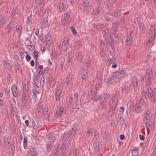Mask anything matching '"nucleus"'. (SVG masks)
Wrapping results in <instances>:
<instances>
[{"label":"nucleus","instance_id":"f257e3e1","mask_svg":"<svg viewBox=\"0 0 156 156\" xmlns=\"http://www.w3.org/2000/svg\"><path fill=\"white\" fill-rule=\"evenodd\" d=\"M64 19L62 20L61 24L63 26H65L66 23H69L71 20L70 14L69 12H66L64 14Z\"/></svg>","mask_w":156,"mask_h":156},{"label":"nucleus","instance_id":"f03ea898","mask_svg":"<svg viewBox=\"0 0 156 156\" xmlns=\"http://www.w3.org/2000/svg\"><path fill=\"white\" fill-rule=\"evenodd\" d=\"M22 105L23 107H26L29 105L28 99L27 97L26 93L24 92H23L21 97Z\"/></svg>","mask_w":156,"mask_h":156},{"label":"nucleus","instance_id":"7ed1b4c3","mask_svg":"<svg viewBox=\"0 0 156 156\" xmlns=\"http://www.w3.org/2000/svg\"><path fill=\"white\" fill-rule=\"evenodd\" d=\"M152 75V72L151 69L150 67H148L147 69L146 72V79L147 80V82L146 83L147 85L150 84V83L151 80V76Z\"/></svg>","mask_w":156,"mask_h":156},{"label":"nucleus","instance_id":"20e7f679","mask_svg":"<svg viewBox=\"0 0 156 156\" xmlns=\"http://www.w3.org/2000/svg\"><path fill=\"white\" fill-rule=\"evenodd\" d=\"M148 95L150 101L153 103H156V94H154L151 88L148 90Z\"/></svg>","mask_w":156,"mask_h":156},{"label":"nucleus","instance_id":"39448f33","mask_svg":"<svg viewBox=\"0 0 156 156\" xmlns=\"http://www.w3.org/2000/svg\"><path fill=\"white\" fill-rule=\"evenodd\" d=\"M38 154L37 149L34 147L30 148L28 151L27 156H37Z\"/></svg>","mask_w":156,"mask_h":156},{"label":"nucleus","instance_id":"423d86ee","mask_svg":"<svg viewBox=\"0 0 156 156\" xmlns=\"http://www.w3.org/2000/svg\"><path fill=\"white\" fill-rule=\"evenodd\" d=\"M133 35V33L132 30H130L129 35H128L126 38V44L127 45H130L132 43V37Z\"/></svg>","mask_w":156,"mask_h":156},{"label":"nucleus","instance_id":"0eeeda50","mask_svg":"<svg viewBox=\"0 0 156 156\" xmlns=\"http://www.w3.org/2000/svg\"><path fill=\"white\" fill-rule=\"evenodd\" d=\"M88 94L90 98L94 101H97L100 97V96L97 93H94L92 91L89 92Z\"/></svg>","mask_w":156,"mask_h":156},{"label":"nucleus","instance_id":"6e6552de","mask_svg":"<svg viewBox=\"0 0 156 156\" xmlns=\"http://www.w3.org/2000/svg\"><path fill=\"white\" fill-rule=\"evenodd\" d=\"M64 108L62 107L58 108L56 110L55 115L57 118L60 117L62 115L63 111Z\"/></svg>","mask_w":156,"mask_h":156},{"label":"nucleus","instance_id":"1a4fd4ad","mask_svg":"<svg viewBox=\"0 0 156 156\" xmlns=\"http://www.w3.org/2000/svg\"><path fill=\"white\" fill-rule=\"evenodd\" d=\"M121 10L120 9H116L112 13H110V15L112 16L117 17H119L121 14Z\"/></svg>","mask_w":156,"mask_h":156},{"label":"nucleus","instance_id":"9d476101","mask_svg":"<svg viewBox=\"0 0 156 156\" xmlns=\"http://www.w3.org/2000/svg\"><path fill=\"white\" fill-rule=\"evenodd\" d=\"M77 125L76 124H74L73 125V127H72L70 131L71 135L73 136H74L76 133L77 129Z\"/></svg>","mask_w":156,"mask_h":156},{"label":"nucleus","instance_id":"9b49d317","mask_svg":"<svg viewBox=\"0 0 156 156\" xmlns=\"http://www.w3.org/2000/svg\"><path fill=\"white\" fill-rule=\"evenodd\" d=\"M100 27L101 31H102V33L104 34L105 36H108V30L107 28L103 24H100Z\"/></svg>","mask_w":156,"mask_h":156},{"label":"nucleus","instance_id":"f8f14e48","mask_svg":"<svg viewBox=\"0 0 156 156\" xmlns=\"http://www.w3.org/2000/svg\"><path fill=\"white\" fill-rule=\"evenodd\" d=\"M149 36H155V32L154 31V27L152 25H150V27L149 31Z\"/></svg>","mask_w":156,"mask_h":156},{"label":"nucleus","instance_id":"ddd939ff","mask_svg":"<svg viewBox=\"0 0 156 156\" xmlns=\"http://www.w3.org/2000/svg\"><path fill=\"white\" fill-rule=\"evenodd\" d=\"M61 91L60 88L57 87L55 92V98L56 100H59L60 98Z\"/></svg>","mask_w":156,"mask_h":156},{"label":"nucleus","instance_id":"4468645a","mask_svg":"<svg viewBox=\"0 0 156 156\" xmlns=\"http://www.w3.org/2000/svg\"><path fill=\"white\" fill-rule=\"evenodd\" d=\"M14 22L13 21H11L10 23L8 25L7 28L8 32L10 33L12 31L14 25Z\"/></svg>","mask_w":156,"mask_h":156},{"label":"nucleus","instance_id":"2eb2a0df","mask_svg":"<svg viewBox=\"0 0 156 156\" xmlns=\"http://www.w3.org/2000/svg\"><path fill=\"white\" fill-rule=\"evenodd\" d=\"M53 143V141H49L47 143L46 147L47 151L48 152L50 151L51 148L52 147Z\"/></svg>","mask_w":156,"mask_h":156},{"label":"nucleus","instance_id":"dca6fc26","mask_svg":"<svg viewBox=\"0 0 156 156\" xmlns=\"http://www.w3.org/2000/svg\"><path fill=\"white\" fill-rule=\"evenodd\" d=\"M32 124L33 128L34 129H37L39 126V123L37 120L35 121L33 120L32 122Z\"/></svg>","mask_w":156,"mask_h":156},{"label":"nucleus","instance_id":"f3484780","mask_svg":"<svg viewBox=\"0 0 156 156\" xmlns=\"http://www.w3.org/2000/svg\"><path fill=\"white\" fill-rule=\"evenodd\" d=\"M37 111L40 114H42V113L43 109L42 103H40L38 105L37 109Z\"/></svg>","mask_w":156,"mask_h":156},{"label":"nucleus","instance_id":"a211bd4d","mask_svg":"<svg viewBox=\"0 0 156 156\" xmlns=\"http://www.w3.org/2000/svg\"><path fill=\"white\" fill-rule=\"evenodd\" d=\"M55 135L52 133H48L47 135V137L48 139L51 140V141H53V143L55 140Z\"/></svg>","mask_w":156,"mask_h":156},{"label":"nucleus","instance_id":"6ab92c4d","mask_svg":"<svg viewBox=\"0 0 156 156\" xmlns=\"http://www.w3.org/2000/svg\"><path fill=\"white\" fill-rule=\"evenodd\" d=\"M92 129H90L87 131L86 134V138L87 139H90L93 133H92Z\"/></svg>","mask_w":156,"mask_h":156},{"label":"nucleus","instance_id":"aec40b11","mask_svg":"<svg viewBox=\"0 0 156 156\" xmlns=\"http://www.w3.org/2000/svg\"><path fill=\"white\" fill-rule=\"evenodd\" d=\"M82 5L83 6V9L86 10L89 6V2L87 0H85L83 2Z\"/></svg>","mask_w":156,"mask_h":156},{"label":"nucleus","instance_id":"412c9836","mask_svg":"<svg viewBox=\"0 0 156 156\" xmlns=\"http://www.w3.org/2000/svg\"><path fill=\"white\" fill-rule=\"evenodd\" d=\"M116 108V105H113V106L111 108H110L108 112V115L109 116H112V115L115 111Z\"/></svg>","mask_w":156,"mask_h":156},{"label":"nucleus","instance_id":"4be33fe9","mask_svg":"<svg viewBox=\"0 0 156 156\" xmlns=\"http://www.w3.org/2000/svg\"><path fill=\"white\" fill-rule=\"evenodd\" d=\"M151 116V111L150 110H147L145 115V119L149 120Z\"/></svg>","mask_w":156,"mask_h":156},{"label":"nucleus","instance_id":"5701e85b","mask_svg":"<svg viewBox=\"0 0 156 156\" xmlns=\"http://www.w3.org/2000/svg\"><path fill=\"white\" fill-rule=\"evenodd\" d=\"M93 146L96 151H98L99 150V143L98 141L96 140L93 143Z\"/></svg>","mask_w":156,"mask_h":156},{"label":"nucleus","instance_id":"b1692460","mask_svg":"<svg viewBox=\"0 0 156 156\" xmlns=\"http://www.w3.org/2000/svg\"><path fill=\"white\" fill-rule=\"evenodd\" d=\"M100 104L101 109L103 110H105L107 109V106L104 101H101L100 102Z\"/></svg>","mask_w":156,"mask_h":156},{"label":"nucleus","instance_id":"393cba45","mask_svg":"<svg viewBox=\"0 0 156 156\" xmlns=\"http://www.w3.org/2000/svg\"><path fill=\"white\" fill-rule=\"evenodd\" d=\"M8 137H5L4 138V141L5 145L6 146V148L9 149L10 147V140Z\"/></svg>","mask_w":156,"mask_h":156},{"label":"nucleus","instance_id":"a878e982","mask_svg":"<svg viewBox=\"0 0 156 156\" xmlns=\"http://www.w3.org/2000/svg\"><path fill=\"white\" fill-rule=\"evenodd\" d=\"M72 75L71 74H68L66 80V82L67 85H68L72 80Z\"/></svg>","mask_w":156,"mask_h":156},{"label":"nucleus","instance_id":"bb28decb","mask_svg":"<svg viewBox=\"0 0 156 156\" xmlns=\"http://www.w3.org/2000/svg\"><path fill=\"white\" fill-rule=\"evenodd\" d=\"M132 82L133 87L134 88L136 87L137 84L136 78L135 77H134L132 78Z\"/></svg>","mask_w":156,"mask_h":156},{"label":"nucleus","instance_id":"cd10ccee","mask_svg":"<svg viewBox=\"0 0 156 156\" xmlns=\"http://www.w3.org/2000/svg\"><path fill=\"white\" fill-rule=\"evenodd\" d=\"M59 9L60 11H63L65 10L64 5L63 2L60 1L59 4Z\"/></svg>","mask_w":156,"mask_h":156},{"label":"nucleus","instance_id":"c85d7f7f","mask_svg":"<svg viewBox=\"0 0 156 156\" xmlns=\"http://www.w3.org/2000/svg\"><path fill=\"white\" fill-rule=\"evenodd\" d=\"M139 149L138 148L133 149L131 152L132 156H137L138 154Z\"/></svg>","mask_w":156,"mask_h":156},{"label":"nucleus","instance_id":"c756f323","mask_svg":"<svg viewBox=\"0 0 156 156\" xmlns=\"http://www.w3.org/2000/svg\"><path fill=\"white\" fill-rule=\"evenodd\" d=\"M112 102L113 105H117L118 101L116 96H113L112 99Z\"/></svg>","mask_w":156,"mask_h":156},{"label":"nucleus","instance_id":"7c9ffc66","mask_svg":"<svg viewBox=\"0 0 156 156\" xmlns=\"http://www.w3.org/2000/svg\"><path fill=\"white\" fill-rule=\"evenodd\" d=\"M46 43L49 44L51 41V37L50 34L48 33L46 35Z\"/></svg>","mask_w":156,"mask_h":156},{"label":"nucleus","instance_id":"2f4dec72","mask_svg":"<svg viewBox=\"0 0 156 156\" xmlns=\"http://www.w3.org/2000/svg\"><path fill=\"white\" fill-rule=\"evenodd\" d=\"M141 108H142L139 104H137L135 107V111L136 112L139 113L142 111Z\"/></svg>","mask_w":156,"mask_h":156},{"label":"nucleus","instance_id":"473e14b6","mask_svg":"<svg viewBox=\"0 0 156 156\" xmlns=\"http://www.w3.org/2000/svg\"><path fill=\"white\" fill-rule=\"evenodd\" d=\"M128 89L127 86L126 85H124L122 88V93L124 94H126L128 93Z\"/></svg>","mask_w":156,"mask_h":156},{"label":"nucleus","instance_id":"72a5a7b5","mask_svg":"<svg viewBox=\"0 0 156 156\" xmlns=\"http://www.w3.org/2000/svg\"><path fill=\"white\" fill-rule=\"evenodd\" d=\"M139 102L141 104V107L142 108H144L146 106V103L143 98H140L139 99Z\"/></svg>","mask_w":156,"mask_h":156},{"label":"nucleus","instance_id":"f704fd0d","mask_svg":"<svg viewBox=\"0 0 156 156\" xmlns=\"http://www.w3.org/2000/svg\"><path fill=\"white\" fill-rule=\"evenodd\" d=\"M87 70L86 71H83L81 73V77L83 80H85L87 76L88 73Z\"/></svg>","mask_w":156,"mask_h":156},{"label":"nucleus","instance_id":"c9c22d12","mask_svg":"<svg viewBox=\"0 0 156 156\" xmlns=\"http://www.w3.org/2000/svg\"><path fill=\"white\" fill-rule=\"evenodd\" d=\"M119 73H118L121 76L124 77L126 75V71L123 69H121L119 71Z\"/></svg>","mask_w":156,"mask_h":156},{"label":"nucleus","instance_id":"e433bc0d","mask_svg":"<svg viewBox=\"0 0 156 156\" xmlns=\"http://www.w3.org/2000/svg\"><path fill=\"white\" fill-rule=\"evenodd\" d=\"M49 69L48 67H46V68H44V69L43 70V71L41 73L40 76H41L42 75H43L44 74H45L48 73Z\"/></svg>","mask_w":156,"mask_h":156},{"label":"nucleus","instance_id":"4c0bfd02","mask_svg":"<svg viewBox=\"0 0 156 156\" xmlns=\"http://www.w3.org/2000/svg\"><path fill=\"white\" fill-rule=\"evenodd\" d=\"M30 93L33 94L32 98L33 99H35L36 98V92L35 90L34 89H32L30 91Z\"/></svg>","mask_w":156,"mask_h":156},{"label":"nucleus","instance_id":"58836bf2","mask_svg":"<svg viewBox=\"0 0 156 156\" xmlns=\"http://www.w3.org/2000/svg\"><path fill=\"white\" fill-rule=\"evenodd\" d=\"M82 55L80 52L78 53L77 54V59L78 61L81 62L82 60Z\"/></svg>","mask_w":156,"mask_h":156},{"label":"nucleus","instance_id":"ea45409f","mask_svg":"<svg viewBox=\"0 0 156 156\" xmlns=\"http://www.w3.org/2000/svg\"><path fill=\"white\" fill-rule=\"evenodd\" d=\"M12 92L13 96H14V93H16L17 91V89L16 86L13 85L11 87Z\"/></svg>","mask_w":156,"mask_h":156},{"label":"nucleus","instance_id":"a19ab883","mask_svg":"<svg viewBox=\"0 0 156 156\" xmlns=\"http://www.w3.org/2000/svg\"><path fill=\"white\" fill-rule=\"evenodd\" d=\"M100 10L99 9V6L98 5V8L93 9V12L95 15H97L99 12Z\"/></svg>","mask_w":156,"mask_h":156},{"label":"nucleus","instance_id":"79ce46f5","mask_svg":"<svg viewBox=\"0 0 156 156\" xmlns=\"http://www.w3.org/2000/svg\"><path fill=\"white\" fill-rule=\"evenodd\" d=\"M69 48V44L62 45V48L63 51H66Z\"/></svg>","mask_w":156,"mask_h":156},{"label":"nucleus","instance_id":"37998d69","mask_svg":"<svg viewBox=\"0 0 156 156\" xmlns=\"http://www.w3.org/2000/svg\"><path fill=\"white\" fill-rule=\"evenodd\" d=\"M17 8L16 7L13 8L11 13V15L14 16L15 14H17Z\"/></svg>","mask_w":156,"mask_h":156},{"label":"nucleus","instance_id":"c03bdc74","mask_svg":"<svg viewBox=\"0 0 156 156\" xmlns=\"http://www.w3.org/2000/svg\"><path fill=\"white\" fill-rule=\"evenodd\" d=\"M34 55V58L35 60H37L38 57L39 52L38 51H35L33 53Z\"/></svg>","mask_w":156,"mask_h":156},{"label":"nucleus","instance_id":"a18cd8bd","mask_svg":"<svg viewBox=\"0 0 156 156\" xmlns=\"http://www.w3.org/2000/svg\"><path fill=\"white\" fill-rule=\"evenodd\" d=\"M5 18L4 17H2L0 19V26H2L5 23Z\"/></svg>","mask_w":156,"mask_h":156},{"label":"nucleus","instance_id":"49530a36","mask_svg":"<svg viewBox=\"0 0 156 156\" xmlns=\"http://www.w3.org/2000/svg\"><path fill=\"white\" fill-rule=\"evenodd\" d=\"M69 44V41L68 39L66 37L64 40H63L62 45Z\"/></svg>","mask_w":156,"mask_h":156},{"label":"nucleus","instance_id":"de8ad7c7","mask_svg":"<svg viewBox=\"0 0 156 156\" xmlns=\"http://www.w3.org/2000/svg\"><path fill=\"white\" fill-rule=\"evenodd\" d=\"M112 29L115 31L117 30V23H114L112 25Z\"/></svg>","mask_w":156,"mask_h":156},{"label":"nucleus","instance_id":"09e8293b","mask_svg":"<svg viewBox=\"0 0 156 156\" xmlns=\"http://www.w3.org/2000/svg\"><path fill=\"white\" fill-rule=\"evenodd\" d=\"M110 97V95L108 93L105 94L104 95V99L106 101L107 100H108Z\"/></svg>","mask_w":156,"mask_h":156},{"label":"nucleus","instance_id":"8fccbe9b","mask_svg":"<svg viewBox=\"0 0 156 156\" xmlns=\"http://www.w3.org/2000/svg\"><path fill=\"white\" fill-rule=\"evenodd\" d=\"M31 15H30L28 17H27V24L28 23L30 24L31 22Z\"/></svg>","mask_w":156,"mask_h":156},{"label":"nucleus","instance_id":"3c124183","mask_svg":"<svg viewBox=\"0 0 156 156\" xmlns=\"http://www.w3.org/2000/svg\"><path fill=\"white\" fill-rule=\"evenodd\" d=\"M150 38L149 39V40L148 41V42L149 43H151L152 42L154 39L155 38V36H153L152 37L151 36H149Z\"/></svg>","mask_w":156,"mask_h":156},{"label":"nucleus","instance_id":"603ef678","mask_svg":"<svg viewBox=\"0 0 156 156\" xmlns=\"http://www.w3.org/2000/svg\"><path fill=\"white\" fill-rule=\"evenodd\" d=\"M105 54V52L104 50H101L99 53L100 56L101 57L104 56Z\"/></svg>","mask_w":156,"mask_h":156},{"label":"nucleus","instance_id":"864d4df0","mask_svg":"<svg viewBox=\"0 0 156 156\" xmlns=\"http://www.w3.org/2000/svg\"><path fill=\"white\" fill-rule=\"evenodd\" d=\"M108 46L109 48L112 50H113L114 48V45L113 43L111 42H109V43H108Z\"/></svg>","mask_w":156,"mask_h":156},{"label":"nucleus","instance_id":"5fc2aeb1","mask_svg":"<svg viewBox=\"0 0 156 156\" xmlns=\"http://www.w3.org/2000/svg\"><path fill=\"white\" fill-rule=\"evenodd\" d=\"M70 30L73 34H76V30L73 26H71L70 27Z\"/></svg>","mask_w":156,"mask_h":156},{"label":"nucleus","instance_id":"6e6d98bb","mask_svg":"<svg viewBox=\"0 0 156 156\" xmlns=\"http://www.w3.org/2000/svg\"><path fill=\"white\" fill-rule=\"evenodd\" d=\"M40 65L39 63L38 62L37 60H36L35 61V68L36 71H37L38 68H39Z\"/></svg>","mask_w":156,"mask_h":156},{"label":"nucleus","instance_id":"4d7b16f0","mask_svg":"<svg viewBox=\"0 0 156 156\" xmlns=\"http://www.w3.org/2000/svg\"><path fill=\"white\" fill-rule=\"evenodd\" d=\"M63 63L61 62H59L58 64L57 65V66L58 67V68L59 69H61L62 70L63 69Z\"/></svg>","mask_w":156,"mask_h":156},{"label":"nucleus","instance_id":"13d9d810","mask_svg":"<svg viewBox=\"0 0 156 156\" xmlns=\"http://www.w3.org/2000/svg\"><path fill=\"white\" fill-rule=\"evenodd\" d=\"M74 55V52L73 50H71L69 52L68 56L73 57Z\"/></svg>","mask_w":156,"mask_h":156},{"label":"nucleus","instance_id":"bf43d9fd","mask_svg":"<svg viewBox=\"0 0 156 156\" xmlns=\"http://www.w3.org/2000/svg\"><path fill=\"white\" fill-rule=\"evenodd\" d=\"M139 28L142 29L144 28V24L140 22V23H138Z\"/></svg>","mask_w":156,"mask_h":156},{"label":"nucleus","instance_id":"052dcab7","mask_svg":"<svg viewBox=\"0 0 156 156\" xmlns=\"http://www.w3.org/2000/svg\"><path fill=\"white\" fill-rule=\"evenodd\" d=\"M44 114L46 118L47 119L48 118L49 116V115L48 114V111H44Z\"/></svg>","mask_w":156,"mask_h":156},{"label":"nucleus","instance_id":"680f3d73","mask_svg":"<svg viewBox=\"0 0 156 156\" xmlns=\"http://www.w3.org/2000/svg\"><path fill=\"white\" fill-rule=\"evenodd\" d=\"M110 78H108L106 79L105 81L107 83H108L109 84H111L112 83V81H111V80L110 79Z\"/></svg>","mask_w":156,"mask_h":156},{"label":"nucleus","instance_id":"e2e57ef3","mask_svg":"<svg viewBox=\"0 0 156 156\" xmlns=\"http://www.w3.org/2000/svg\"><path fill=\"white\" fill-rule=\"evenodd\" d=\"M118 73H119V71H116L113 73V76L115 77H117L120 75Z\"/></svg>","mask_w":156,"mask_h":156},{"label":"nucleus","instance_id":"0e129e2a","mask_svg":"<svg viewBox=\"0 0 156 156\" xmlns=\"http://www.w3.org/2000/svg\"><path fill=\"white\" fill-rule=\"evenodd\" d=\"M41 76L40 75L39 76H38L37 75H36L34 78V82H36V81L38 80L39 79V77Z\"/></svg>","mask_w":156,"mask_h":156},{"label":"nucleus","instance_id":"69168bd1","mask_svg":"<svg viewBox=\"0 0 156 156\" xmlns=\"http://www.w3.org/2000/svg\"><path fill=\"white\" fill-rule=\"evenodd\" d=\"M48 22V20L47 19L44 18L43 19V21L42 22V24L44 25V26L46 25Z\"/></svg>","mask_w":156,"mask_h":156},{"label":"nucleus","instance_id":"338daca9","mask_svg":"<svg viewBox=\"0 0 156 156\" xmlns=\"http://www.w3.org/2000/svg\"><path fill=\"white\" fill-rule=\"evenodd\" d=\"M41 12L43 13H45L46 12V11L44 7H42L40 8Z\"/></svg>","mask_w":156,"mask_h":156},{"label":"nucleus","instance_id":"774afa93","mask_svg":"<svg viewBox=\"0 0 156 156\" xmlns=\"http://www.w3.org/2000/svg\"><path fill=\"white\" fill-rule=\"evenodd\" d=\"M91 62V61L90 59H87V60L86 62V66L88 67Z\"/></svg>","mask_w":156,"mask_h":156}]
</instances>
